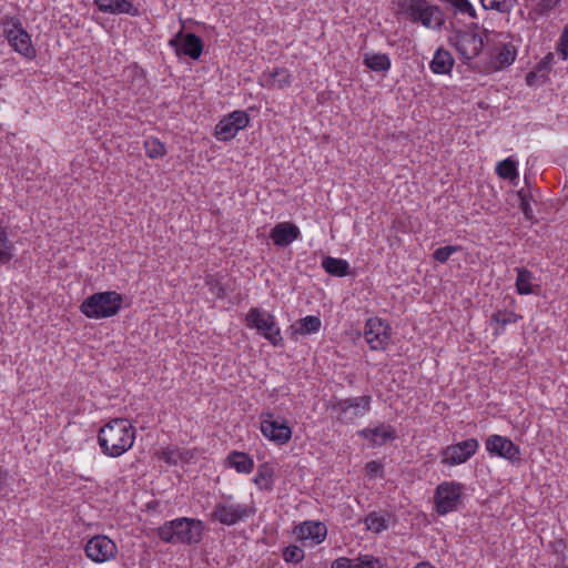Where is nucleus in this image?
Instances as JSON below:
<instances>
[{
    "label": "nucleus",
    "instance_id": "3c124183",
    "mask_svg": "<svg viewBox=\"0 0 568 568\" xmlns=\"http://www.w3.org/2000/svg\"><path fill=\"white\" fill-rule=\"evenodd\" d=\"M494 36L496 38H506V36L504 33H494Z\"/></svg>",
    "mask_w": 568,
    "mask_h": 568
},
{
    "label": "nucleus",
    "instance_id": "39448f33",
    "mask_svg": "<svg viewBox=\"0 0 568 568\" xmlns=\"http://www.w3.org/2000/svg\"><path fill=\"white\" fill-rule=\"evenodd\" d=\"M260 430L267 440L277 446L286 445L293 436V429L287 418L276 416L272 410L263 412L260 415Z\"/></svg>",
    "mask_w": 568,
    "mask_h": 568
},
{
    "label": "nucleus",
    "instance_id": "c85d7f7f",
    "mask_svg": "<svg viewBox=\"0 0 568 568\" xmlns=\"http://www.w3.org/2000/svg\"><path fill=\"white\" fill-rule=\"evenodd\" d=\"M322 267L332 276L344 277L349 274V264L343 258L326 256L322 260Z\"/></svg>",
    "mask_w": 568,
    "mask_h": 568
},
{
    "label": "nucleus",
    "instance_id": "ddd939ff",
    "mask_svg": "<svg viewBox=\"0 0 568 568\" xmlns=\"http://www.w3.org/2000/svg\"><path fill=\"white\" fill-rule=\"evenodd\" d=\"M250 123V116L245 111L235 110L224 115L215 125L214 136L219 141L227 142L234 139L239 131Z\"/></svg>",
    "mask_w": 568,
    "mask_h": 568
},
{
    "label": "nucleus",
    "instance_id": "6ab92c4d",
    "mask_svg": "<svg viewBox=\"0 0 568 568\" xmlns=\"http://www.w3.org/2000/svg\"><path fill=\"white\" fill-rule=\"evenodd\" d=\"M258 84L262 88L272 90L278 89L283 90L285 88L291 87L292 84V74L290 70L286 68H273L271 70H265L258 77Z\"/></svg>",
    "mask_w": 568,
    "mask_h": 568
},
{
    "label": "nucleus",
    "instance_id": "1a4fd4ad",
    "mask_svg": "<svg viewBox=\"0 0 568 568\" xmlns=\"http://www.w3.org/2000/svg\"><path fill=\"white\" fill-rule=\"evenodd\" d=\"M364 338L372 351H385L392 336L390 324L381 317H369L364 326Z\"/></svg>",
    "mask_w": 568,
    "mask_h": 568
},
{
    "label": "nucleus",
    "instance_id": "9d476101",
    "mask_svg": "<svg viewBox=\"0 0 568 568\" xmlns=\"http://www.w3.org/2000/svg\"><path fill=\"white\" fill-rule=\"evenodd\" d=\"M479 449L476 438H467L444 447L440 452V463L447 466H458L467 463Z\"/></svg>",
    "mask_w": 568,
    "mask_h": 568
},
{
    "label": "nucleus",
    "instance_id": "de8ad7c7",
    "mask_svg": "<svg viewBox=\"0 0 568 568\" xmlns=\"http://www.w3.org/2000/svg\"><path fill=\"white\" fill-rule=\"evenodd\" d=\"M536 77H537V75H536V72H532V71H531V72H528V73L526 74V83H527L528 85H534V84H535V79H536Z\"/></svg>",
    "mask_w": 568,
    "mask_h": 568
},
{
    "label": "nucleus",
    "instance_id": "dca6fc26",
    "mask_svg": "<svg viewBox=\"0 0 568 568\" xmlns=\"http://www.w3.org/2000/svg\"><path fill=\"white\" fill-rule=\"evenodd\" d=\"M213 518L221 524L231 526L253 515V508L239 503H219L213 509Z\"/></svg>",
    "mask_w": 568,
    "mask_h": 568
},
{
    "label": "nucleus",
    "instance_id": "6e6552de",
    "mask_svg": "<svg viewBox=\"0 0 568 568\" xmlns=\"http://www.w3.org/2000/svg\"><path fill=\"white\" fill-rule=\"evenodd\" d=\"M516 57L517 49L510 41H497L496 47L490 52L489 61L478 63L474 68L483 74H491L511 65L515 62Z\"/></svg>",
    "mask_w": 568,
    "mask_h": 568
},
{
    "label": "nucleus",
    "instance_id": "412c9836",
    "mask_svg": "<svg viewBox=\"0 0 568 568\" xmlns=\"http://www.w3.org/2000/svg\"><path fill=\"white\" fill-rule=\"evenodd\" d=\"M94 3L103 13L129 14L132 17L140 14L139 9L129 0H94Z\"/></svg>",
    "mask_w": 568,
    "mask_h": 568
},
{
    "label": "nucleus",
    "instance_id": "b1692460",
    "mask_svg": "<svg viewBox=\"0 0 568 568\" xmlns=\"http://www.w3.org/2000/svg\"><path fill=\"white\" fill-rule=\"evenodd\" d=\"M331 568H383V564L378 558L365 555L354 559L337 558L332 562Z\"/></svg>",
    "mask_w": 568,
    "mask_h": 568
},
{
    "label": "nucleus",
    "instance_id": "5701e85b",
    "mask_svg": "<svg viewBox=\"0 0 568 568\" xmlns=\"http://www.w3.org/2000/svg\"><path fill=\"white\" fill-rule=\"evenodd\" d=\"M454 65L455 59L452 53L443 47L434 52L433 59L429 62L430 71L437 75H449Z\"/></svg>",
    "mask_w": 568,
    "mask_h": 568
},
{
    "label": "nucleus",
    "instance_id": "7ed1b4c3",
    "mask_svg": "<svg viewBox=\"0 0 568 568\" xmlns=\"http://www.w3.org/2000/svg\"><path fill=\"white\" fill-rule=\"evenodd\" d=\"M122 303V295L115 291L98 292L81 303L80 312L88 318H108L119 313Z\"/></svg>",
    "mask_w": 568,
    "mask_h": 568
},
{
    "label": "nucleus",
    "instance_id": "393cba45",
    "mask_svg": "<svg viewBox=\"0 0 568 568\" xmlns=\"http://www.w3.org/2000/svg\"><path fill=\"white\" fill-rule=\"evenodd\" d=\"M166 532H202L204 530V524L200 519L181 517L173 519L165 524ZM158 532H164L162 529H159Z\"/></svg>",
    "mask_w": 568,
    "mask_h": 568
},
{
    "label": "nucleus",
    "instance_id": "bb28decb",
    "mask_svg": "<svg viewBox=\"0 0 568 568\" xmlns=\"http://www.w3.org/2000/svg\"><path fill=\"white\" fill-rule=\"evenodd\" d=\"M253 483L260 490L271 491L274 485V468L268 463L261 464L257 467Z\"/></svg>",
    "mask_w": 568,
    "mask_h": 568
},
{
    "label": "nucleus",
    "instance_id": "2f4dec72",
    "mask_svg": "<svg viewBox=\"0 0 568 568\" xmlns=\"http://www.w3.org/2000/svg\"><path fill=\"white\" fill-rule=\"evenodd\" d=\"M14 245L9 239L7 229L0 223V264L6 265L13 258Z\"/></svg>",
    "mask_w": 568,
    "mask_h": 568
},
{
    "label": "nucleus",
    "instance_id": "9b49d317",
    "mask_svg": "<svg viewBox=\"0 0 568 568\" xmlns=\"http://www.w3.org/2000/svg\"><path fill=\"white\" fill-rule=\"evenodd\" d=\"M485 449L490 456L503 458L513 465L521 460V450L509 437L493 434L485 439Z\"/></svg>",
    "mask_w": 568,
    "mask_h": 568
},
{
    "label": "nucleus",
    "instance_id": "7c9ffc66",
    "mask_svg": "<svg viewBox=\"0 0 568 568\" xmlns=\"http://www.w3.org/2000/svg\"><path fill=\"white\" fill-rule=\"evenodd\" d=\"M496 174L504 180H518V162L514 160L511 156L498 162L496 165Z\"/></svg>",
    "mask_w": 568,
    "mask_h": 568
},
{
    "label": "nucleus",
    "instance_id": "a19ab883",
    "mask_svg": "<svg viewBox=\"0 0 568 568\" xmlns=\"http://www.w3.org/2000/svg\"><path fill=\"white\" fill-rule=\"evenodd\" d=\"M556 50L562 61L568 60V23L564 27V30L557 42Z\"/></svg>",
    "mask_w": 568,
    "mask_h": 568
},
{
    "label": "nucleus",
    "instance_id": "473e14b6",
    "mask_svg": "<svg viewBox=\"0 0 568 568\" xmlns=\"http://www.w3.org/2000/svg\"><path fill=\"white\" fill-rule=\"evenodd\" d=\"M321 326L322 322L318 316L307 315L305 317H302L298 321L297 326H293V328L296 334L308 335L317 333L321 329Z\"/></svg>",
    "mask_w": 568,
    "mask_h": 568
},
{
    "label": "nucleus",
    "instance_id": "e433bc0d",
    "mask_svg": "<svg viewBox=\"0 0 568 568\" xmlns=\"http://www.w3.org/2000/svg\"><path fill=\"white\" fill-rule=\"evenodd\" d=\"M365 526L366 529L371 532H382L388 528L386 517L383 514L376 511L367 515L365 518Z\"/></svg>",
    "mask_w": 568,
    "mask_h": 568
},
{
    "label": "nucleus",
    "instance_id": "58836bf2",
    "mask_svg": "<svg viewBox=\"0 0 568 568\" xmlns=\"http://www.w3.org/2000/svg\"><path fill=\"white\" fill-rule=\"evenodd\" d=\"M205 284L209 287L210 292L216 297V298H224L225 297V288L223 287L220 280L214 275H207L205 277Z\"/></svg>",
    "mask_w": 568,
    "mask_h": 568
},
{
    "label": "nucleus",
    "instance_id": "c03bdc74",
    "mask_svg": "<svg viewBox=\"0 0 568 568\" xmlns=\"http://www.w3.org/2000/svg\"><path fill=\"white\" fill-rule=\"evenodd\" d=\"M365 470L371 478L377 477L383 473V465L379 462L371 460L366 464Z\"/></svg>",
    "mask_w": 568,
    "mask_h": 568
},
{
    "label": "nucleus",
    "instance_id": "09e8293b",
    "mask_svg": "<svg viewBox=\"0 0 568 568\" xmlns=\"http://www.w3.org/2000/svg\"><path fill=\"white\" fill-rule=\"evenodd\" d=\"M4 481H6V473L0 467V486H2L4 484Z\"/></svg>",
    "mask_w": 568,
    "mask_h": 568
},
{
    "label": "nucleus",
    "instance_id": "c756f323",
    "mask_svg": "<svg viewBox=\"0 0 568 568\" xmlns=\"http://www.w3.org/2000/svg\"><path fill=\"white\" fill-rule=\"evenodd\" d=\"M517 273L516 277V292L519 295H529L534 292L532 290V280L534 274L528 268L525 267H516L515 268Z\"/></svg>",
    "mask_w": 568,
    "mask_h": 568
},
{
    "label": "nucleus",
    "instance_id": "4468645a",
    "mask_svg": "<svg viewBox=\"0 0 568 568\" xmlns=\"http://www.w3.org/2000/svg\"><path fill=\"white\" fill-rule=\"evenodd\" d=\"M6 39L10 47L24 59L33 60L37 57L31 36L20 21H14L11 28L6 31Z\"/></svg>",
    "mask_w": 568,
    "mask_h": 568
},
{
    "label": "nucleus",
    "instance_id": "a878e982",
    "mask_svg": "<svg viewBox=\"0 0 568 568\" xmlns=\"http://www.w3.org/2000/svg\"><path fill=\"white\" fill-rule=\"evenodd\" d=\"M363 63L367 69L374 72H388L392 67L389 55L381 52L365 53Z\"/></svg>",
    "mask_w": 568,
    "mask_h": 568
},
{
    "label": "nucleus",
    "instance_id": "20e7f679",
    "mask_svg": "<svg viewBox=\"0 0 568 568\" xmlns=\"http://www.w3.org/2000/svg\"><path fill=\"white\" fill-rule=\"evenodd\" d=\"M372 396L362 395L336 399L332 403L331 409L333 417L342 424H353L357 418H363L371 410Z\"/></svg>",
    "mask_w": 568,
    "mask_h": 568
},
{
    "label": "nucleus",
    "instance_id": "49530a36",
    "mask_svg": "<svg viewBox=\"0 0 568 568\" xmlns=\"http://www.w3.org/2000/svg\"><path fill=\"white\" fill-rule=\"evenodd\" d=\"M520 210H521V212L524 213V215H525V217L527 220H531L532 219V209H531L529 202L526 199H521Z\"/></svg>",
    "mask_w": 568,
    "mask_h": 568
},
{
    "label": "nucleus",
    "instance_id": "37998d69",
    "mask_svg": "<svg viewBox=\"0 0 568 568\" xmlns=\"http://www.w3.org/2000/svg\"><path fill=\"white\" fill-rule=\"evenodd\" d=\"M165 537L163 538V540L165 542H175V541H182V542H187V544H191V542H199L200 541V538L199 536L200 535H164Z\"/></svg>",
    "mask_w": 568,
    "mask_h": 568
},
{
    "label": "nucleus",
    "instance_id": "a18cd8bd",
    "mask_svg": "<svg viewBox=\"0 0 568 568\" xmlns=\"http://www.w3.org/2000/svg\"><path fill=\"white\" fill-rule=\"evenodd\" d=\"M326 535H302L301 541L303 545L310 540L312 545H317L324 541Z\"/></svg>",
    "mask_w": 568,
    "mask_h": 568
},
{
    "label": "nucleus",
    "instance_id": "4c0bfd02",
    "mask_svg": "<svg viewBox=\"0 0 568 568\" xmlns=\"http://www.w3.org/2000/svg\"><path fill=\"white\" fill-rule=\"evenodd\" d=\"M293 532H327V528L324 523L316 520H306L297 525Z\"/></svg>",
    "mask_w": 568,
    "mask_h": 568
},
{
    "label": "nucleus",
    "instance_id": "f8f14e48",
    "mask_svg": "<svg viewBox=\"0 0 568 568\" xmlns=\"http://www.w3.org/2000/svg\"><path fill=\"white\" fill-rule=\"evenodd\" d=\"M452 43L467 65H471V62L479 55L484 48L483 38L469 31L455 33L452 38Z\"/></svg>",
    "mask_w": 568,
    "mask_h": 568
},
{
    "label": "nucleus",
    "instance_id": "79ce46f5",
    "mask_svg": "<svg viewBox=\"0 0 568 568\" xmlns=\"http://www.w3.org/2000/svg\"><path fill=\"white\" fill-rule=\"evenodd\" d=\"M304 558V550L295 545L288 546L284 551V559L288 562H300Z\"/></svg>",
    "mask_w": 568,
    "mask_h": 568
},
{
    "label": "nucleus",
    "instance_id": "f3484780",
    "mask_svg": "<svg viewBox=\"0 0 568 568\" xmlns=\"http://www.w3.org/2000/svg\"><path fill=\"white\" fill-rule=\"evenodd\" d=\"M118 551L115 541L108 535H93L85 545L87 556L95 562L112 559Z\"/></svg>",
    "mask_w": 568,
    "mask_h": 568
},
{
    "label": "nucleus",
    "instance_id": "4be33fe9",
    "mask_svg": "<svg viewBox=\"0 0 568 568\" xmlns=\"http://www.w3.org/2000/svg\"><path fill=\"white\" fill-rule=\"evenodd\" d=\"M224 466L234 469L237 474L248 475L253 471L255 463L247 453L232 450L227 454Z\"/></svg>",
    "mask_w": 568,
    "mask_h": 568
},
{
    "label": "nucleus",
    "instance_id": "f257e3e1",
    "mask_svg": "<svg viewBox=\"0 0 568 568\" xmlns=\"http://www.w3.org/2000/svg\"><path fill=\"white\" fill-rule=\"evenodd\" d=\"M135 437L136 430L129 419L113 418L100 428L98 443L105 456L116 458L133 447Z\"/></svg>",
    "mask_w": 568,
    "mask_h": 568
},
{
    "label": "nucleus",
    "instance_id": "72a5a7b5",
    "mask_svg": "<svg viewBox=\"0 0 568 568\" xmlns=\"http://www.w3.org/2000/svg\"><path fill=\"white\" fill-rule=\"evenodd\" d=\"M143 148L148 158L162 159L166 154V148L158 138L151 136L144 140Z\"/></svg>",
    "mask_w": 568,
    "mask_h": 568
},
{
    "label": "nucleus",
    "instance_id": "cd10ccee",
    "mask_svg": "<svg viewBox=\"0 0 568 568\" xmlns=\"http://www.w3.org/2000/svg\"><path fill=\"white\" fill-rule=\"evenodd\" d=\"M559 4L560 0H532L529 19L538 21L541 18L548 17Z\"/></svg>",
    "mask_w": 568,
    "mask_h": 568
},
{
    "label": "nucleus",
    "instance_id": "8fccbe9b",
    "mask_svg": "<svg viewBox=\"0 0 568 568\" xmlns=\"http://www.w3.org/2000/svg\"><path fill=\"white\" fill-rule=\"evenodd\" d=\"M554 59V54L550 52L545 57L547 63H549Z\"/></svg>",
    "mask_w": 568,
    "mask_h": 568
},
{
    "label": "nucleus",
    "instance_id": "c9c22d12",
    "mask_svg": "<svg viewBox=\"0 0 568 568\" xmlns=\"http://www.w3.org/2000/svg\"><path fill=\"white\" fill-rule=\"evenodd\" d=\"M519 318L521 317L516 313L507 311H496L491 315V321L500 325L496 328L497 334L504 332L507 325L517 323Z\"/></svg>",
    "mask_w": 568,
    "mask_h": 568
},
{
    "label": "nucleus",
    "instance_id": "423d86ee",
    "mask_svg": "<svg viewBox=\"0 0 568 568\" xmlns=\"http://www.w3.org/2000/svg\"><path fill=\"white\" fill-rule=\"evenodd\" d=\"M245 321L250 328L257 329L273 346H282L283 337L274 315L257 307H252L246 314Z\"/></svg>",
    "mask_w": 568,
    "mask_h": 568
},
{
    "label": "nucleus",
    "instance_id": "0eeeda50",
    "mask_svg": "<svg viewBox=\"0 0 568 568\" xmlns=\"http://www.w3.org/2000/svg\"><path fill=\"white\" fill-rule=\"evenodd\" d=\"M464 484L455 480L440 483L435 490L434 503L439 515L458 509L463 503Z\"/></svg>",
    "mask_w": 568,
    "mask_h": 568
},
{
    "label": "nucleus",
    "instance_id": "2eb2a0df",
    "mask_svg": "<svg viewBox=\"0 0 568 568\" xmlns=\"http://www.w3.org/2000/svg\"><path fill=\"white\" fill-rule=\"evenodd\" d=\"M169 45L174 50L178 57L185 55L193 60H197L203 52V41L194 33H184L180 30L173 38L169 40Z\"/></svg>",
    "mask_w": 568,
    "mask_h": 568
},
{
    "label": "nucleus",
    "instance_id": "a211bd4d",
    "mask_svg": "<svg viewBox=\"0 0 568 568\" xmlns=\"http://www.w3.org/2000/svg\"><path fill=\"white\" fill-rule=\"evenodd\" d=\"M357 435L367 440L372 448L382 447L397 436L396 429L384 423H378L374 427H365L358 430Z\"/></svg>",
    "mask_w": 568,
    "mask_h": 568
},
{
    "label": "nucleus",
    "instance_id": "ea45409f",
    "mask_svg": "<svg viewBox=\"0 0 568 568\" xmlns=\"http://www.w3.org/2000/svg\"><path fill=\"white\" fill-rule=\"evenodd\" d=\"M458 250L459 246L457 245L440 246L434 251L433 257L439 263H446L454 253L458 252Z\"/></svg>",
    "mask_w": 568,
    "mask_h": 568
},
{
    "label": "nucleus",
    "instance_id": "f704fd0d",
    "mask_svg": "<svg viewBox=\"0 0 568 568\" xmlns=\"http://www.w3.org/2000/svg\"><path fill=\"white\" fill-rule=\"evenodd\" d=\"M483 9L508 14L515 8L516 0H479Z\"/></svg>",
    "mask_w": 568,
    "mask_h": 568
},
{
    "label": "nucleus",
    "instance_id": "aec40b11",
    "mask_svg": "<svg viewBox=\"0 0 568 568\" xmlns=\"http://www.w3.org/2000/svg\"><path fill=\"white\" fill-rule=\"evenodd\" d=\"M270 237L274 245L286 246L301 237V230L293 222H280L271 230Z\"/></svg>",
    "mask_w": 568,
    "mask_h": 568
},
{
    "label": "nucleus",
    "instance_id": "f03ea898",
    "mask_svg": "<svg viewBox=\"0 0 568 568\" xmlns=\"http://www.w3.org/2000/svg\"><path fill=\"white\" fill-rule=\"evenodd\" d=\"M397 13L429 30H440L445 23L440 8L429 0H399Z\"/></svg>",
    "mask_w": 568,
    "mask_h": 568
}]
</instances>
